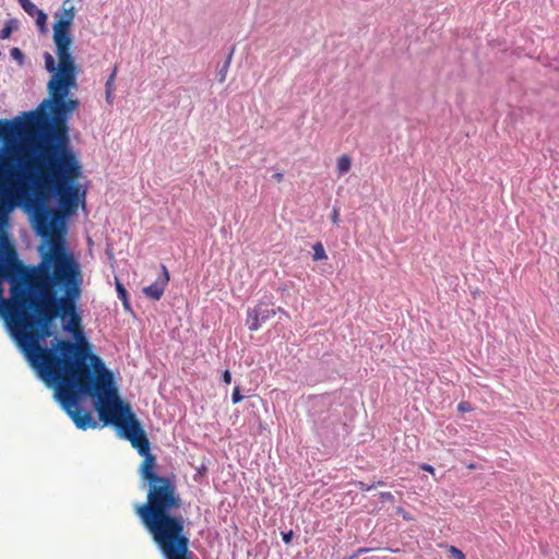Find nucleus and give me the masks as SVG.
<instances>
[{"label": "nucleus", "instance_id": "nucleus-1", "mask_svg": "<svg viewBox=\"0 0 559 559\" xmlns=\"http://www.w3.org/2000/svg\"><path fill=\"white\" fill-rule=\"evenodd\" d=\"M66 215L35 205L34 228L49 243L40 247L35 266L24 265L12 245L0 246V316L26 361L55 391L96 355L78 306L81 266L62 237Z\"/></svg>", "mask_w": 559, "mask_h": 559}, {"label": "nucleus", "instance_id": "nucleus-2", "mask_svg": "<svg viewBox=\"0 0 559 559\" xmlns=\"http://www.w3.org/2000/svg\"><path fill=\"white\" fill-rule=\"evenodd\" d=\"M95 400V408L104 425H114L120 436L130 441L144 457L140 475L148 485L146 502L135 506V512L152 535L164 559H192L186 520L175 513L182 508L176 476L156 473V457L140 421L124 403L115 386L112 372L102 358L93 356L82 368L55 391V397L80 429L96 428L92 414L80 407L81 399Z\"/></svg>", "mask_w": 559, "mask_h": 559}, {"label": "nucleus", "instance_id": "nucleus-3", "mask_svg": "<svg viewBox=\"0 0 559 559\" xmlns=\"http://www.w3.org/2000/svg\"><path fill=\"white\" fill-rule=\"evenodd\" d=\"M49 98L41 104L45 110L23 112L22 118L0 120V139L10 141L14 136L33 138L34 156L28 162L33 170V182L39 188L52 189L62 214H72L78 209L82 174L81 164L70 144L68 119L80 102L68 97L69 93L48 82Z\"/></svg>", "mask_w": 559, "mask_h": 559}, {"label": "nucleus", "instance_id": "nucleus-4", "mask_svg": "<svg viewBox=\"0 0 559 559\" xmlns=\"http://www.w3.org/2000/svg\"><path fill=\"white\" fill-rule=\"evenodd\" d=\"M75 17V8L64 1L61 10L56 13V22L52 26L53 43L56 46V55L58 64L56 66L53 57L46 52L44 56L45 67L47 71L52 73L50 83L70 93L72 88H76V75L79 72L75 59L71 51L73 37L71 28Z\"/></svg>", "mask_w": 559, "mask_h": 559}, {"label": "nucleus", "instance_id": "nucleus-5", "mask_svg": "<svg viewBox=\"0 0 559 559\" xmlns=\"http://www.w3.org/2000/svg\"><path fill=\"white\" fill-rule=\"evenodd\" d=\"M276 314V310L271 308L269 305L259 302L255 307L248 310L247 324L250 331H257L261 324L273 318Z\"/></svg>", "mask_w": 559, "mask_h": 559}, {"label": "nucleus", "instance_id": "nucleus-6", "mask_svg": "<svg viewBox=\"0 0 559 559\" xmlns=\"http://www.w3.org/2000/svg\"><path fill=\"white\" fill-rule=\"evenodd\" d=\"M160 270L162 274L156 278V281L143 288V294L153 300H159L162 298L169 282V273L167 267L162 264Z\"/></svg>", "mask_w": 559, "mask_h": 559}, {"label": "nucleus", "instance_id": "nucleus-7", "mask_svg": "<svg viewBox=\"0 0 559 559\" xmlns=\"http://www.w3.org/2000/svg\"><path fill=\"white\" fill-rule=\"evenodd\" d=\"M20 4L29 16L35 19L38 27L44 31L47 22V14L43 10L38 9L31 0H23Z\"/></svg>", "mask_w": 559, "mask_h": 559}, {"label": "nucleus", "instance_id": "nucleus-8", "mask_svg": "<svg viewBox=\"0 0 559 559\" xmlns=\"http://www.w3.org/2000/svg\"><path fill=\"white\" fill-rule=\"evenodd\" d=\"M117 66L114 67L112 69V72L110 73L109 78L107 79V82H106V102L108 104H112V94H114V91L116 88L115 86V81H116V76H117Z\"/></svg>", "mask_w": 559, "mask_h": 559}, {"label": "nucleus", "instance_id": "nucleus-9", "mask_svg": "<svg viewBox=\"0 0 559 559\" xmlns=\"http://www.w3.org/2000/svg\"><path fill=\"white\" fill-rule=\"evenodd\" d=\"M337 171L340 175H344L349 171L352 167V159L348 155L344 154L337 158L336 162Z\"/></svg>", "mask_w": 559, "mask_h": 559}, {"label": "nucleus", "instance_id": "nucleus-10", "mask_svg": "<svg viewBox=\"0 0 559 559\" xmlns=\"http://www.w3.org/2000/svg\"><path fill=\"white\" fill-rule=\"evenodd\" d=\"M12 187H13V183L11 182V180H8V182L0 180V200L1 201H4L7 199H12V197H13Z\"/></svg>", "mask_w": 559, "mask_h": 559}, {"label": "nucleus", "instance_id": "nucleus-11", "mask_svg": "<svg viewBox=\"0 0 559 559\" xmlns=\"http://www.w3.org/2000/svg\"><path fill=\"white\" fill-rule=\"evenodd\" d=\"M312 249H313V260L314 261L326 260L328 259L326 252H325L324 247H323V245L321 242L314 243Z\"/></svg>", "mask_w": 559, "mask_h": 559}, {"label": "nucleus", "instance_id": "nucleus-12", "mask_svg": "<svg viewBox=\"0 0 559 559\" xmlns=\"http://www.w3.org/2000/svg\"><path fill=\"white\" fill-rule=\"evenodd\" d=\"M116 288H117V293H118L119 298L123 301L124 306H127V302H128V300H127V289L118 281L116 283Z\"/></svg>", "mask_w": 559, "mask_h": 559}, {"label": "nucleus", "instance_id": "nucleus-13", "mask_svg": "<svg viewBox=\"0 0 559 559\" xmlns=\"http://www.w3.org/2000/svg\"><path fill=\"white\" fill-rule=\"evenodd\" d=\"M10 55L14 60L19 61L20 63H23L24 55L20 48H17V47L12 48L10 51Z\"/></svg>", "mask_w": 559, "mask_h": 559}, {"label": "nucleus", "instance_id": "nucleus-14", "mask_svg": "<svg viewBox=\"0 0 559 559\" xmlns=\"http://www.w3.org/2000/svg\"><path fill=\"white\" fill-rule=\"evenodd\" d=\"M448 551L453 556L455 559H465V555L462 550L456 548L455 546H449Z\"/></svg>", "mask_w": 559, "mask_h": 559}, {"label": "nucleus", "instance_id": "nucleus-15", "mask_svg": "<svg viewBox=\"0 0 559 559\" xmlns=\"http://www.w3.org/2000/svg\"><path fill=\"white\" fill-rule=\"evenodd\" d=\"M242 400H243V396L240 393V388L235 386L233 390V394H231V402L234 404H237V403L241 402Z\"/></svg>", "mask_w": 559, "mask_h": 559}, {"label": "nucleus", "instance_id": "nucleus-16", "mask_svg": "<svg viewBox=\"0 0 559 559\" xmlns=\"http://www.w3.org/2000/svg\"><path fill=\"white\" fill-rule=\"evenodd\" d=\"M12 27L7 24L1 31H0V39H7L11 36Z\"/></svg>", "mask_w": 559, "mask_h": 559}, {"label": "nucleus", "instance_id": "nucleus-17", "mask_svg": "<svg viewBox=\"0 0 559 559\" xmlns=\"http://www.w3.org/2000/svg\"><path fill=\"white\" fill-rule=\"evenodd\" d=\"M228 68H229V60H227L226 63L224 64V67L219 70L218 75H219L221 83H223L226 80Z\"/></svg>", "mask_w": 559, "mask_h": 559}, {"label": "nucleus", "instance_id": "nucleus-18", "mask_svg": "<svg viewBox=\"0 0 559 559\" xmlns=\"http://www.w3.org/2000/svg\"><path fill=\"white\" fill-rule=\"evenodd\" d=\"M355 486L361 491H369L376 487V485H367L364 481H355Z\"/></svg>", "mask_w": 559, "mask_h": 559}, {"label": "nucleus", "instance_id": "nucleus-19", "mask_svg": "<svg viewBox=\"0 0 559 559\" xmlns=\"http://www.w3.org/2000/svg\"><path fill=\"white\" fill-rule=\"evenodd\" d=\"M331 219L333 224L337 225L340 222V212L338 209L334 207L332 211Z\"/></svg>", "mask_w": 559, "mask_h": 559}, {"label": "nucleus", "instance_id": "nucleus-20", "mask_svg": "<svg viewBox=\"0 0 559 559\" xmlns=\"http://www.w3.org/2000/svg\"><path fill=\"white\" fill-rule=\"evenodd\" d=\"M457 409L462 413H465V412H469L472 408L467 402H462L459 404Z\"/></svg>", "mask_w": 559, "mask_h": 559}, {"label": "nucleus", "instance_id": "nucleus-21", "mask_svg": "<svg viewBox=\"0 0 559 559\" xmlns=\"http://www.w3.org/2000/svg\"><path fill=\"white\" fill-rule=\"evenodd\" d=\"M8 166H9L8 162L4 158L0 157V171L8 174L9 173Z\"/></svg>", "mask_w": 559, "mask_h": 559}, {"label": "nucleus", "instance_id": "nucleus-22", "mask_svg": "<svg viewBox=\"0 0 559 559\" xmlns=\"http://www.w3.org/2000/svg\"><path fill=\"white\" fill-rule=\"evenodd\" d=\"M222 379L225 384H229L231 382V374H230L229 370H225L223 372Z\"/></svg>", "mask_w": 559, "mask_h": 559}, {"label": "nucleus", "instance_id": "nucleus-23", "mask_svg": "<svg viewBox=\"0 0 559 559\" xmlns=\"http://www.w3.org/2000/svg\"><path fill=\"white\" fill-rule=\"evenodd\" d=\"M380 499L383 500V501H393L394 500V496L391 492H381L380 493Z\"/></svg>", "mask_w": 559, "mask_h": 559}, {"label": "nucleus", "instance_id": "nucleus-24", "mask_svg": "<svg viewBox=\"0 0 559 559\" xmlns=\"http://www.w3.org/2000/svg\"><path fill=\"white\" fill-rule=\"evenodd\" d=\"M419 467H420V469L426 471V472H428V473H430V474H432V475L435 474V468H433V466H431V465H429V464H427V463H423V464H420V465H419Z\"/></svg>", "mask_w": 559, "mask_h": 559}, {"label": "nucleus", "instance_id": "nucleus-25", "mask_svg": "<svg viewBox=\"0 0 559 559\" xmlns=\"http://www.w3.org/2000/svg\"><path fill=\"white\" fill-rule=\"evenodd\" d=\"M293 535H294L293 531H289L287 533H283V540H284V543L285 544H289L292 542V539H293Z\"/></svg>", "mask_w": 559, "mask_h": 559}, {"label": "nucleus", "instance_id": "nucleus-26", "mask_svg": "<svg viewBox=\"0 0 559 559\" xmlns=\"http://www.w3.org/2000/svg\"><path fill=\"white\" fill-rule=\"evenodd\" d=\"M397 513L401 514L406 521L413 520V518L403 508H399Z\"/></svg>", "mask_w": 559, "mask_h": 559}, {"label": "nucleus", "instance_id": "nucleus-27", "mask_svg": "<svg viewBox=\"0 0 559 559\" xmlns=\"http://www.w3.org/2000/svg\"><path fill=\"white\" fill-rule=\"evenodd\" d=\"M273 180L276 181V182H281L284 178V175L282 173H275L273 176H272Z\"/></svg>", "mask_w": 559, "mask_h": 559}, {"label": "nucleus", "instance_id": "nucleus-28", "mask_svg": "<svg viewBox=\"0 0 559 559\" xmlns=\"http://www.w3.org/2000/svg\"><path fill=\"white\" fill-rule=\"evenodd\" d=\"M276 310V313H284L285 316H288L287 312L282 308V307H278L275 309Z\"/></svg>", "mask_w": 559, "mask_h": 559}, {"label": "nucleus", "instance_id": "nucleus-29", "mask_svg": "<svg viewBox=\"0 0 559 559\" xmlns=\"http://www.w3.org/2000/svg\"><path fill=\"white\" fill-rule=\"evenodd\" d=\"M377 485H378V486H381V485H383V481L379 480V481L377 483Z\"/></svg>", "mask_w": 559, "mask_h": 559}]
</instances>
